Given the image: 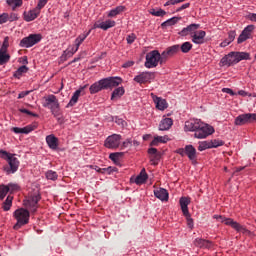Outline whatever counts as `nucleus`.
Instances as JSON below:
<instances>
[{
  "instance_id": "nucleus-24",
  "label": "nucleus",
  "mask_w": 256,
  "mask_h": 256,
  "mask_svg": "<svg viewBox=\"0 0 256 256\" xmlns=\"http://www.w3.org/2000/svg\"><path fill=\"white\" fill-rule=\"evenodd\" d=\"M37 129V126L34 124H30L28 126H25L24 128H19V127H13L12 131L16 134L22 133L24 135H29L31 131H35Z\"/></svg>"
},
{
  "instance_id": "nucleus-16",
  "label": "nucleus",
  "mask_w": 256,
  "mask_h": 256,
  "mask_svg": "<svg viewBox=\"0 0 256 256\" xmlns=\"http://www.w3.org/2000/svg\"><path fill=\"white\" fill-rule=\"evenodd\" d=\"M206 35L207 32L203 30L195 31L192 35V43H195V45H203V43H205Z\"/></svg>"
},
{
  "instance_id": "nucleus-53",
  "label": "nucleus",
  "mask_w": 256,
  "mask_h": 256,
  "mask_svg": "<svg viewBox=\"0 0 256 256\" xmlns=\"http://www.w3.org/2000/svg\"><path fill=\"white\" fill-rule=\"evenodd\" d=\"M135 39H137V36L133 33L126 37L128 45H132V43H135Z\"/></svg>"
},
{
  "instance_id": "nucleus-38",
  "label": "nucleus",
  "mask_w": 256,
  "mask_h": 256,
  "mask_svg": "<svg viewBox=\"0 0 256 256\" xmlns=\"http://www.w3.org/2000/svg\"><path fill=\"white\" fill-rule=\"evenodd\" d=\"M167 141H169V139L167 137H163V136H157L154 138V140L151 142V146L153 147H157L159 145V143H167Z\"/></svg>"
},
{
  "instance_id": "nucleus-29",
  "label": "nucleus",
  "mask_w": 256,
  "mask_h": 256,
  "mask_svg": "<svg viewBox=\"0 0 256 256\" xmlns=\"http://www.w3.org/2000/svg\"><path fill=\"white\" fill-rule=\"evenodd\" d=\"M186 155L190 161H197V149L193 145H186Z\"/></svg>"
},
{
  "instance_id": "nucleus-4",
  "label": "nucleus",
  "mask_w": 256,
  "mask_h": 256,
  "mask_svg": "<svg viewBox=\"0 0 256 256\" xmlns=\"http://www.w3.org/2000/svg\"><path fill=\"white\" fill-rule=\"evenodd\" d=\"M29 210L25 208H20L15 210L14 212V218L16 219V224L14 225L13 229L18 231V229H21L23 226L27 225L29 223Z\"/></svg>"
},
{
  "instance_id": "nucleus-62",
  "label": "nucleus",
  "mask_w": 256,
  "mask_h": 256,
  "mask_svg": "<svg viewBox=\"0 0 256 256\" xmlns=\"http://www.w3.org/2000/svg\"><path fill=\"white\" fill-rule=\"evenodd\" d=\"M176 153H178V155H181V157H185L186 148H179L178 150H176Z\"/></svg>"
},
{
  "instance_id": "nucleus-25",
  "label": "nucleus",
  "mask_w": 256,
  "mask_h": 256,
  "mask_svg": "<svg viewBox=\"0 0 256 256\" xmlns=\"http://www.w3.org/2000/svg\"><path fill=\"white\" fill-rule=\"evenodd\" d=\"M154 195L160 201H169V192L165 188H159L154 190Z\"/></svg>"
},
{
  "instance_id": "nucleus-63",
  "label": "nucleus",
  "mask_w": 256,
  "mask_h": 256,
  "mask_svg": "<svg viewBox=\"0 0 256 256\" xmlns=\"http://www.w3.org/2000/svg\"><path fill=\"white\" fill-rule=\"evenodd\" d=\"M27 95H29V91L20 92L18 95V99H23L24 97H27Z\"/></svg>"
},
{
  "instance_id": "nucleus-21",
  "label": "nucleus",
  "mask_w": 256,
  "mask_h": 256,
  "mask_svg": "<svg viewBox=\"0 0 256 256\" xmlns=\"http://www.w3.org/2000/svg\"><path fill=\"white\" fill-rule=\"evenodd\" d=\"M39 15H41V11H39L37 8H34L28 12H24V21L27 23H30V21H35Z\"/></svg>"
},
{
  "instance_id": "nucleus-19",
  "label": "nucleus",
  "mask_w": 256,
  "mask_h": 256,
  "mask_svg": "<svg viewBox=\"0 0 256 256\" xmlns=\"http://www.w3.org/2000/svg\"><path fill=\"white\" fill-rule=\"evenodd\" d=\"M148 153L150 155L151 165H154V166L159 165V160L161 159V153L157 151V148H149Z\"/></svg>"
},
{
  "instance_id": "nucleus-50",
  "label": "nucleus",
  "mask_w": 256,
  "mask_h": 256,
  "mask_svg": "<svg viewBox=\"0 0 256 256\" xmlns=\"http://www.w3.org/2000/svg\"><path fill=\"white\" fill-rule=\"evenodd\" d=\"M77 51H79V48H77V45H75V47H72L70 50L64 51V55L65 57H73Z\"/></svg>"
},
{
  "instance_id": "nucleus-52",
  "label": "nucleus",
  "mask_w": 256,
  "mask_h": 256,
  "mask_svg": "<svg viewBox=\"0 0 256 256\" xmlns=\"http://www.w3.org/2000/svg\"><path fill=\"white\" fill-rule=\"evenodd\" d=\"M8 48H9V36H6L4 38V41H3V44H2V47H1L0 51L7 52Z\"/></svg>"
},
{
  "instance_id": "nucleus-56",
  "label": "nucleus",
  "mask_w": 256,
  "mask_h": 256,
  "mask_svg": "<svg viewBox=\"0 0 256 256\" xmlns=\"http://www.w3.org/2000/svg\"><path fill=\"white\" fill-rule=\"evenodd\" d=\"M20 113H25L26 115H30L31 117H39L36 113H33L25 108H21Z\"/></svg>"
},
{
  "instance_id": "nucleus-35",
  "label": "nucleus",
  "mask_w": 256,
  "mask_h": 256,
  "mask_svg": "<svg viewBox=\"0 0 256 256\" xmlns=\"http://www.w3.org/2000/svg\"><path fill=\"white\" fill-rule=\"evenodd\" d=\"M90 34H91V30H89L87 33L80 34V35L75 39V45L77 46V48L81 47V43H83V41H85V38H86V37H89Z\"/></svg>"
},
{
  "instance_id": "nucleus-2",
  "label": "nucleus",
  "mask_w": 256,
  "mask_h": 256,
  "mask_svg": "<svg viewBox=\"0 0 256 256\" xmlns=\"http://www.w3.org/2000/svg\"><path fill=\"white\" fill-rule=\"evenodd\" d=\"M123 80L119 77H108L101 79L98 82L92 84L89 88L91 95H95V93H99V91H103L105 89H113L114 87H119Z\"/></svg>"
},
{
  "instance_id": "nucleus-9",
  "label": "nucleus",
  "mask_w": 256,
  "mask_h": 256,
  "mask_svg": "<svg viewBox=\"0 0 256 256\" xmlns=\"http://www.w3.org/2000/svg\"><path fill=\"white\" fill-rule=\"evenodd\" d=\"M41 39H43V36H41V34H30L27 37H24L19 45L20 47L29 49V47H33V45H37V43H39L41 41Z\"/></svg>"
},
{
  "instance_id": "nucleus-22",
  "label": "nucleus",
  "mask_w": 256,
  "mask_h": 256,
  "mask_svg": "<svg viewBox=\"0 0 256 256\" xmlns=\"http://www.w3.org/2000/svg\"><path fill=\"white\" fill-rule=\"evenodd\" d=\"M193 243L195 247H199L200 249H211L213 247V242L203 238H196Z\"/></svg>"
},
{
  "instance_id": "nucleus-3",
  "label": "nucleus",
  "mask_w": 256,
  "mask_h": 256,
  "mask_svg": "<svg viewBox=\"0 0 256 256\" xmlns=\"http://www.w3.org/2000/svg\"><path fill=\"white\" fill-rule=\"evenodd\" d=\"M0 158L4 159L8 163V165L3 166V170L7 175H13L19 171V165L21 162L17 157V154L9 153L5 150H0Z\"/></svg>"
},
{
  "instance_id": "nucleus-64",
  "label": "nucleus",
  "mask_w": 256,
  "mask_h": 256,
  "mask_svg": "<svg viewBox=\"0 0 256 256\" xmlns=\"http://www.w3.org/2000/svg\"><path fill=\"white\" fill-rule=\"evenodd\" d=\"M249 19H250V21L256 22V14L255 13L249 14Z\"/></svg>"
},
{
  "instance_id": "nucleus-26",
  "label": "nucleus",
  "mask_w": 256,
  "mask_h": 256,
  "mask_svg": "<svg viewBox=\"0 0 256 256\" xmlns=\"http://www.w3.org/2000/svg\"><path fill=\"white\" fill-rule=\"evenodd\" d=\"M180 207L182 210V213L184 216H189V203H191V200L187 197L180 198Z\"/></svg>"
},
{
  "instance_id": "nucleus-37",
  "label": "nucleus",
  "mask_w": 256,
  "mask_h": 256,
  "mask_svg": "<svg viewBox=\"0 0 256 256\" xmlns=\"http://www.w3.org/2000/svg\"><path fill=\"white\" fill-rule=\"evenodd\" d=\"M179 21H181V17H172L163 22L162 27H171V25H176V23H179Z\"/></svg>"
},
{
  "instance_id": "nucleus-41",
  "label": "nucleus",
  "mask_w": 256,
  "mask_h": 256,
  "mask_svg": "<svg viewBox=\"0 0 256 256\" xmlns=\"http://www.w3.org/2000/svg\"><path fill=\"white\" fill-rule=\"evenodd\" d=\"M180 51V46L179 45H173L170 46L166 49V52L173 57L174 55H177V53H179Z\"/></svg>"
},
{
  "instance_id": "nucleus-30",
  "label": "nucleus",
  "mask_w": 256,
  "mask_h": 256,
  "mask_svg": "<svg viewBox=\"0 0 256 256\" xmlns=\"http://www.w3.org/2000/svg\"><path fill=\"white\" fill-rule=\"evenodd\" d=\"M237 36V33L235 31H230L228 33V38H226L221 44L220 47H227V45L233 43L235 41V37Z\"/></svg>"
},
{
  "instance_id": "nucleus-59",
  "label": "nucleus",
  "mask_w": 256,
  "mask_h": 256,
  "mask_svg": "<svg viewBox=\"0 0 256 256\" xmlns=\"http://www.w3.org/2000/svg\"><path fill=\"white\" fill-rule=\"evenodd\" d=\"M135 65V62L134 61H127V62H125L123 65H122V67L124 68V69H129V67H133Z\"/></svg>"
},
{
  "instance_id": "nucleus-28",
  "label": "nucleus",
  "mask_w": 256,
  "mask_h": 256,
  "mask_svg": "<svg viewBox=\"0 0 256 256\" xmlns=\"http://www.w3.org/2000/svg\"><path fill=\"white\" fill-rule=\"evenodd\" d=\"M153 100L156 105V109H159V111H165V109H167V100L166 99L155 96L153 98Z\"/></svg>"
},
{
  "instance_id": "nucleus-32",
  "label": "nucleus",
  "mask_w": 256,
  "mask_h": 256,
  "mask_svg": "<svg viewBox=\"0 0 256 256\" xmlns=\"http://www.w3.org/2000/svg\"><path fill=\"white\" fill-rule=\"evenodd\" d=\"M236 61L240 63V61H249L251 59V55L247 52H235Z\"/></svg>"
},
{
  "instance_id": "nucleus-55",
  "label": "nucleus",
  "mask_w": 256,
  "mask_h": 256,
  "mask_svg": "<svg viewBox=\"0 0 256 256\" xmlns=\"http://www.w3.org/2000/svg\"><path fill=\"white\" fill-rule=\"evenodd\" d=\"M47 5V0H39L37 6L35 7L37 10L41 11L43 7Z\"/></svg>"
},
{
  "instance_id": "nucleus-36",
  "label": "nucleus",
  "mask_w": 256,
  "mask_h": 256,
  "mask_svg": "<svg viewBox=\"0 0 256 256\" xmlns=\"http://www.w3.org/2000/svg\"><path fill=\"white\" fill-rule=\"evenodd\" d=\"M6 3L9 7H12V11H15L17 7L23 5V0H6Z\"/></svg>"
},
{
  "instance_id": "nucleus-14",
  "label": "nucleus",
  "mask_w": 256,
  "mask_h": 256,
  "mask_svg": "<svg viewBox=\"0 0 256 256\" xmlns=\"http://www.w3.org/2000/svg\"><path fill=\"white\" fill-rule=\"evenodd\" d=\"M115 25V20H106L105 22L98 20L94 23L93 29H102L103 31H107L108 29L115 27Z\"/></svg>"
},
{
  "instance_id": "nucleus-1",
  "label": "nucleus",
  "mask_w": 256,
  "mask_h": 256,
  "mask_svg": "<svg viewBox=\"0 0 256 256\" xmlns=\"http://www.w3.org/2000/svg\"><path fill=\"white\" fill-rule=\"evenodd\" d=\"M184 131L194 132V137L196 139H205L209 137V135L215 133V129L212 126L201 122L199 119H190L186 121Z\"/></svg>"
},
{
  "instance_id": "nucleus-45",
  "label": "nucleus",
  "mask_w": 256,
  "mask_h": 256,
  "mask_svg": "<svg viewBox=\"0 0 256 256\" xmlns=\"http://www.w3.org/2000/svg\"><path fill=\"white\" fill-rule=\"evenodd\" d=\"M121 157H123V152H115L109 155V159H111V161H113L116 165L119 163V159Z\"/></svg>"
},
{
  "instance_id": "nucleus-46",
  "label": "nucleus",
  "mask_w": 256,
  "mask_h": 256,
  "mask_svg": "<svg viewBox=\"0 0 256 256\" xmlns=\"http://www.w3.org/2000/svg\"><path fill=\"white\" fill-rule=\"evenodd\" d=\"M206 149H211L210 141L199 142L198 151H205Z\"/></svg>"
},
{
  "instance_id": "nucleus-47",
  "label": "nucleus",
  "mask_w": 256,
  "mask_h": 256,
  "mask_svg": "<svg viewBox=\"0 0 256 256\" xmlns=\"http://www.w3.org/2000/svg\"><path fill=\"white\" fill-rule=\"evenodd\" d=\"M59 175H57V172L53 170H49L46 172V178L49 179L50 181H57Z\"/></svg>"
},
{
  "instance_id": "nucleus-11",
  "label": "nucleus",
  "mask_w": 256,
  "mask_h": 256,
  "mask_svg": "<svg viewBox=\"0 0 256 256\" xmlns=\"http://www.w3.org/2000/svg\"><path fill=\"white\" fill-rule=\"evenodd\" d=\"M119 145H121V135L119 134L108 136L105 140V147L107 149H118Z\"/></svg>"
},
{
  "instance_id": "nucleus-42",
  "label": "nucleus",
  "mask_w": 256,
  "mask_h": 256,
  "mask_svg": "<svg viewBox=\"0 0 256 256\" xmlns=\"http://www.w3.org/2000/svg\"><path fill=\"white\" fill-rule=\"evenodd\" d=\"M13 205V197L11 195L7 196L6 200L3 203L4 211H9Z\"/></svg>"
},
{
  "instance_id": "nucleus-15",
  "label": "nucleus",
  "mask_w": 256,
  "mask_h": 256,
  "mask_svg": "<svg viewBox=\"0 0 256 256\" xmlns=\"http://www.w3.org/2000/svg\"><path fill=\"white\" fill-rule=\"evenodd\" d=\"M201 28V24H190L187 27L183 28L180 32L179 35L181 37H187V35H194L195 31L197 29Z\"/></svg>"
},
{
  "instance_id": "nucleus-48",
  "label": "nucleus",
  "mask_w": 256,
  "mask_h": 256,
  "mask_svg": "<svg viewBox=\"0 0 256 256\" xmlns=\"http://www.w3.org/2000/svg\"><path fill=\"white\" fill-rule=\"evenodd\" d=\"M7 193H9V188H7V185H0V199L3 201L5 197H7Z\"/></svg>"
},
{
  "instance_id": "nucleus-34",
  "label": "nucleus",
  "mask_w": 256,
  "mask_h": 256,
  "mask_svg": "<svg viewBox=\"0 0 256 256\" xmlns=\"http://www.w3.org/2000/svg\"><path fill=\"white\" fill-rule=\"evenodd\" d=\"M125 11V6H118L108 13V17H117V15H120V13H123Z\"/></svg>"
},
{
  "instance_id": "nucleus-43",
  "label": "nucleus",
  "mask_w": 256,
  "mask_h": 256,
  "mask_svg": "<svg viewBox=\"0 0 256 256\" xmlns=\"http://www.w3.org/2000/svg\"><path fill=\"white\" fill-rule=\"evenodd\" d=\"M9 59H11V55L7 54V52L0 51V65L9 63Z\"/></svg>"
},
{
  "instance_id": "nucleus-61",
  "label": "nucleus",
  "mask_w": 256,
  "mask_h": 256,
  "mask_svg": "<svg viewBox=\"0 0 256 256\" xmlns=\"http://www.w3.org/2000/svg\"><path fill=\"white\" fill-rule=\"evenodd\" d=\"M222 92L227 93L228 95H231L232 97L235 95V92H233V90L230 88H223Z\"/></svg>"
},
{
  "instance_id": "nucleus-33",
  "label": "nucleus",
  "mask_w": 256,
  "mask_h": 256,
  "mask_svg": "<svg viewBox=\"0 0 256 256\" xmlns=\"http://www.w3.org/2000/svg\"><path fill=\"white\" fill-rule=\"evenodd\" d=\"M150 15H153V17H165L167 15V12L161 8H152L149 10Z\"/></svg>"
},
{
  "instance_id": "nucleus-17",
  "label": "nucleus",
  "mask_w": 256,
  "mask_h": 256,
  "mask_svg": "<svg viewBox=\"0 0 256 256\" xmlns=\"http://www.w3.org/2000/svg\"><path fill=\"white\" fill-rule=\"evenodd\" d=\"M220 63L227 67H231V65H237L238 62L235 56V52H230L228 55L224 56L221 59Z\"/></svg>"
},
{
  "instance_id": "nucleus-51",
  "label": "nucleus",
  "mask_w": 256,
  "mask_h": 256,
  "mask_svg": "<svg viewBox=\"0 0 256 256\" xmlns=\"http://www.w3.org/2000/svg\"><path fill=\"white\" fill-rule=\"evenodd\" d=\"M6 187L8 188V193H15L16 191H19L18 184L10 183V184L6 185Z\"/></svg>"
},
{
  "instance_id": "nucleus-13",
  "label": "nucleus",
  "mask_w": 256,
  "mask_h": 256,
  "mask_svg": "<svg viewBox=\"0 0 256 256\" xmlns=\"http://www.w3.org/2000/svg\"><path fill=\"white\" fill-rule=\"evenodd\" d=\"M253 31H255L254 25H248L246 28H244V30L238 37L237 43L238 44L245 43L247 39H251V33H253Z\"/></svg>"
},
{
  "instance_id": "nucleus-58",
  "label": "nucleus",
  "mask_w": 256,
  "mask_h": 256,
  "mask_svg": "<svg viewBox=\"0 0 256 256\" xmlns=\"http://www.w3.org/2000/svg\"><path fill=\"white\" fill-rule=\"evenodd\" d=\"M19 19V15L17 13H11L10 16H8V21L13 22L17 21Z\"/></svg>"
},
{
  "instance_id": "nucleus-44",
  "label": "nucleus",
  "mask_w": 256,
  "mask_h": 256,
  "mask_svg": "<svg viewBox=\"0 0 256 256\" xmlns=\"http://www.w3.org/2000/svg\"><path fill=\"white\" fill-rule=\"evenodd\" d=\"M192 49H193V44H191V42H184L180 46V51H182V53H189Z\"/></svg>"
},
{
  "instance_id": "nucleus-27",
  "label": "nucleus",
  "mask_w": 256,
  "mask_h": 256,
  "mask_svg": "<svg viewBox=\"0 0 256 256\" xmlns=\"http://www.w3.org/2000/svg\"><path fill=\"white\" fill-rule=\"evenodd\" d=\"M171 127H173V119L171 118H164L159 124L160 131H169Z\"/></svg>"
},
{
  "instance_id": "nucleus-57",
  "label": "nucleus",
  "mask_w": 256,
  "mask_h": 256,
  "mask_svg": "<svg viewBox=\"0 0 256 256\" xmlns=\"http://www.w3.org/2000/svg\"><path fill=\"white\" fill-rule=\"evenodd\" d=\"M187 219V225L189 229H193V218H191V214L188 213V216H185Z\"/></svg>"
},
{
  "instance_id": "nucleus-39",
  "label": "nucleus",
  "mask_w": 256,
  "mask_h": 256,
  "mask_svg": "<svg viewBox=\"0 0 256 256\" xmlns=\"http://www.w3.org/2000/svg\"><path fill=\"white\" fill-rule=\"evenodd\" d=\"M27 71H29V67L23 65L17 69V71L14 73V77H16V79H21L23 73H27Z\"/></svg>"
},
{
  "instance_id": "nucleus-49",
  "label": "nucleus",
  "mask_w": 256,
  "mask_h": 256,
  "mask_svg": "<svg viewBox=\"0 0 256 256\" xmlns=\"http://www.w3.org/2000/svg\"><path fill=\"white\" fill-rule=\"evenodd\" d=\"M171 58V56L167 53V50L163 51L160 54V65L167 63V59Z\"/></svg>"
},
{
  "instance_id": "nucleus-54",
  "label": "nucleus",
  "mask_w": 256,
  "mask_h": 256,
  "mask_svg": "<svg viewBox=\"0 0 256 256\" xmlns=\"http://www.w3.org/2000/svg\"><path fill=\"white\" fill-rule=\"evenodd\" d=\"M9 21V14L3 13L0 15V25H3V23H7Z\"/></svg>"
},
{
  "instance_id": "nucleus-31",
  "label": "nucleus",
  "mask_w": 256,
  "mask_h": 256,
  "mask_svg": "<svg viewBox=\"0 0 256 256\" xmlns=\"http://www.w3.org/2000/svg\"><path fill=\"white\" fill-rule=\"evenodd\" d=\"M123 95H125V88L118 87L112 92L111 100L115 101V99H120V97H123Z\"/></svg>"
},
{
  "instance_id": "nucleus-7",
  "label": "nucleus",
  "mask_w": 256,
  "mask_h": 256,
  "mask_svg": "<svg viewBox=\"0 0 256 256\" xmlns=\"http://www.w3.org/2000/svg\"><path fill=\"white\" fill-rule=\"evenodd\" d=\"M44 107H47L49 110H51L52 115L54 117H58L59 115V100L57 99V96L55 95H49L45 99V103L43 105Z\"/></svg>"
},
{
  "instance_id": "nucleus-40",
  "label": "nucleus",
  "mask_w": 256,
  "mask_h": 256,
  "mask_svg": "<svg viewBox=\"0 0 256 256\" xmlns=\"http://www.w3.org/2000/svg\"><path fill=\"white\" fill-rule=\"evenodd\" d=\"M223 145H225V142L221 139L210 140L211 149H217V147H223Z\"/></svg>"
},
{
  "instance_id": "nucleus-18",
  "label": "nucleus",
  "mask_w": 256,
  "mask_h": 256,
  "mask_svg": "<svg viewBox=\"0 0 256 256\" xmlns=\"http://www.w3.org/2000/svg\"><path fill=\"white\" fill-rule=\"evenodd\" d=\"M147 179H149V175L145 171V168H143L138 176L135 178H131L130 181L132 183H136V185H143L147 183Z\"/></svg>"
},
{
  "instance_id": "nucleus-6",
  "label": "nucleus",
  "mask_w": 256,
  "mask_h": 256,
  "mask_svg": "<svg viewBox=\"0 0 256 256\" xmlns=\"http://www.w3.org/2000/svg\"><path fill=\"white\" fill-rule=\"evenodd\" d=\"M161 53L159 50H153L146 54L145 67L146 69H153L161 63Z\"/></svg>"
},
{
  "instance_id": "nucleus-23",
  "label": "nucleus",
  "mask_w": 256,
  "mask_h": 256,
  "mask_svg": "<svg viewBox=\"0 0 256 256\" xmlns=\"http://www.w3.org/2000/svg\"><path fill=\"white\" fill-rule=\"evenodd\" d=\"M46 143L52 151H56L59 147V139L53 134L46 136Z\"/></svg>"
},
{
  "instance_id": "nucleus-10",
  "label": "nucleus",
  "mask_w": 256,
  "mask_h": 256,
  "mask_svg": "<svg viewBox=\"0 0 256 256\" xmlns=\"http://www.w3.org/2000/svg\"><path fill=\"white\" fill-rule=\"evenodd\" d=\"M253 121H256V114L246 113L236 117L234 123L235 125L241 126V125H246V123H253Z\"/></svg>"
},
{
  "instance_id": "nucleus-60",
  "label": "nucleus",
  "mask_w": 256,
  "mask_h": 256,
  "mask_svg": "<svg viewBox=\"0 0 256 256\" xmlns=\"http://www.w3.org/2000/svg\"><path fill=\"white\" fill-rule=\"evenodd\" d=\"M189 7H191V3H186L183 4L181 7L177 8V13H179V11H183L184 9H189Z\"/></svg>"
},
{
  "instance_id": "nucleus-5",
  "label": "nucleus",
  "mask_w": 256,
  "mask_h": 256,
  "mask_svg": "<svg viewBox=\"0 0 256 256\" xmlns=\"http://www.w3.org/2000/svg\"><path fill=\"white\" fill-rule=\"evenodd\" d=\"M214 219H217L220 221V223H224V225H228L229 227H232V229H235L238 233H243V235H247L249 233V230L245 228L243 225L239 224L238 222L234 221L231 218H226L222 215H214Z\"/></svg>"
},
{
  "instance_id": "nucleus-12",
  "label": "nucleus",
  "mask_w": 256,
  "mask_h": 256,
  "mask_svg": "<svg viewBox=\"0 0 256 256\" xmlns=\"http://www.w3.org/2000/svg\"><path fill=\"white\" fill-rule=\"evenodd\" d=\"M155 78V73L153 72H142L139 75L134 77V81L136 83H139L140 85H143L145 83H149L151 79Z\"/></svg>"
},
{
  "instance_id": "nucleus-20",
  "label": "nucleus",
  "mask_w": 256,
  "mask_h": 256,
  "mask_svg": "<svg viewBox=\"0 0 256 256\" xmlns=\"http://www.w3.org/2000/svg\"><path fill=\"white\" fill-rule=\"evenodd\" d=\"M85 89H87V85L76 90L74 92V94L72 95V97L66 107H74V105H77V101H79V97H81V93H83V91H85Z\"/></svg>"
},
{
  "instance_id": "nucleus-8",
  "label": "nucleus",
  "mask_w": 256,
  "mask_h": 256,
  "mask_svg": "<svg viewBox=\"0 0 256 256\" xmlns=\"http://www.w3.org/2000/svg\"><path fill=\"white\" fill-rule=\"evenodd\" d=\"M39 201H41V194L37 192L34 195L29 196L28 199L24 201L25 208L29 209L31 213H36L39 207Z\"/></svg>"
}]
</instances>
